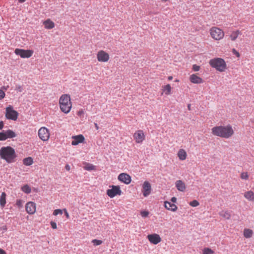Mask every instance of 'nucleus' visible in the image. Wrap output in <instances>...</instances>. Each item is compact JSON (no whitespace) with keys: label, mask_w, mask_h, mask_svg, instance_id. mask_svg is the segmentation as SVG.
Instances as JSON below:
<instances>
[{"label":"nucleus","mask_w":254,"mask_h":254,"mask_svg":"<svg viewBox=\"0 0 254 254\" xmlns=\"http://www.w3.org/2000/svg\"><path fill=\"white\" fill-rule=\"evenodd\" d=\"M234 133L233 129L230 125L216 126L212 128V133L214 135L224 138H230Z\"/></svg>","instance_id":"1"},{"label":"nucleus","mask_w":254,"mask_h":254,"mask_svg":"<svg viewBox=\"0 0 254 254\" xmlns=\"http://www.w3.org/2000/svg\"><path fill=\"white\" fill-rule=\"evenodd\" d=\"M17 155L14 148L11 146H3L0 149V157L8 163L15 161Z\"/></svg>","instance_id":"2"},{"label":"nucleus","mask_w":254,"mask_h":254,"mask_svg":"<svg viewBox=\"0 0 254 254\" xmlns=\"http://www.w3.org/2000/svg\"><path fill=\"white\" fill-rule=\"evenodd\" d=\"M59 103L60 109L63 112L67 114L70 112L72 105L69 95H62L60 98Z\"/></svg>","instance_id":"3"},{"label":"nucleus","mask_w":254,"mask_h":254,"mask_svg":"<svg viewBox=\"0 0 254 254\" xmlns=\"http://www.w3.org/2000/svg\"><path fill=\"white\" fill-rule=\"evenodd\" d=\"M209 64L213 68H215L220 72L225 71L226 68V63L222 58H216L209 61Z\"/></svg>","instance_id":"4"},{"label":"nucleus","mask_w":254,"mask_h":254,"mask_svg":"<svg viewBox=\"0 0 254 254\" xmlns=\"http://www.w3.org/2000/svg\"><path fill=\"white\" fill-rule=\"evenodd\" d=\"M18 113L14 110L11 106L6 108L5 117L8 120L16 121L17 119Z\"/></svg>","instance_id":"5"},{"label":"nucleus","mask_w":254,"mask_h":254,"mask_svg":"<svg viewBox=\"0 0 254 254\" xmlns=\"http://www.w3.org/2000/svg\"><path fill=\"white\" fill-rule=\"evenodd\" d=\"M210 34L212 38L216 40L222 39L224 36V32L220 28L215 27L211 28Z\"/></svg>","instance_id":"6"},{"label":"nucleus","mask_w":254,"mask_h":254,"mask_svg":"<svg viewBox=\"0 0 254 254\" xmlns=\"http://www.w3.org/2000/svg\"><path fill=\"white\" fill-rule=\"evenodd\" d=\"M14 53L22 58H28L32 56L33 52L30 50H26L17 48L15 50Z\"/></svg>","instance_id":"7"},{"label":"nucleus","mask_w":254,"mask_h":254,"mask_svg":"<svg viewBox=\"0 0 254 254\" xmlns=\"http://www.w3.org/2000/svg\"><path fill=\"white\" fill-rule=\"evenodd\" d=\"M38 136L43 141L48 140L50 137L49 129L45 127H41L38 130Z\"/></svg>","instance_id":"8"},{"label":"nucleus","mask_w":254,"mask_h":254,"mask_svg":"<svg viewBox=\"0 0 254 254\" xmlns=\"http://www.w3.org/2000/svg\"><path fill=\"white\" fill-rule=\"evenodd\" d=\"M111 189L107 190V194L110 198H113L117 195H121L122 190L118 186H112Z\"/></svg>","instance_id":"9"},{"label":"nucleus","mask_w":254,"mask_h":254,"mask_svg":"<svg viewBox=\"0 0 254 254\" xmlns=\"http://www.w3.org/2000/svg\"><path fill=\"white\" fill-rule=\"evenodd\" d=\"M97 58L99 62H106L109 59V55L105 51L101 50L98 52Z\"/></svg>","instance_id":"10"},{"label":"nucleus","mask_w":254,"mask_h":254,"mask_svg":"<svg viewBox=\"0 0 254 254\" xmlns=\"http://www.w3.org/2000/svg\"><path fill=\"white\" fill-rule=\"evenodd\" d=\"M151 187L148 181H145L142 185V192L144 196L146 197L151 193Z\"/></svg>","instance_id":"11"},{"label":"nucleus","mask_w":254,"mask_h":254,"mask_svg":"<svg viewBox=\"0 0 254 254\" xmlns=\"http://www.w3.org/2000/svg\"><path fill=\"white\" fill-rule=\"evenodd\" d=\"M36 205L35 203L29 201L26 204L25 209L26 212L29 214H33L36 211Z\"/></svg>","instance_id":"12"},{"label":"nucleus","mask_w":254,"mask_h":254,"mask_svg":"<svg viewBox=\"0 0 254 254\" xmlns=\"http://www.w3.org/2000/svg\"><path fill=\"white\" fill-rule=\"evenodd\" d=\"M133 137L135 141L138 143H142L145 139L144 132L141 130H139L134 133Z\"/></svg>","instance_id":"13"},{"label":"nucleus","mask_w":254,"mask_h":254,"mask_svg":"<svg viewBox=\"0 0 254 254\" xmlns=\"http://www.w3.org/2000/svg\"><path fill=\"white\" fill-rule=\"evenodd\" d=\"M118 179L120 181L127 185L130 184L131 181L130 176L129 175L124 173L120 174L118 176Z\"/></svg>","instance_id":"14"},{"label":"nucleus","mask_w":254,"mask_h":254,"mask_svg":"<svg viewBox=\"0 0 254 254\" xmlns=\"http://www.w3.org/2000/svg\"><path fill=\"white\" fill-rule=\"evenodd\" d=\"M147 238L149 242L154 245H157L161 241L160 236L156 234L148 235Z\"/></svg>","instance_id":"15"},{"label":"nucleus","mask_w":254,"mask_h":254,"mask_svg":"<svg viewBox=\"0 0 254 254\" xmlns=\"http://www.w3.org/2000/svg\"><path fill=\"white\" fill-rule=\"evenodd\" d=\"M73 140L71 142L72 145H77L80 143H82L84 140V137L82 134L73 136L72 137Z\"/></svg>","instance_id":"16"},{"label":"nucleus","mask_w":254,"mask_h":254,"mask_svg":"<svg viewBox=\"0 0 254 254\" xmlns=\"http://www.w3.org/2000/svg\"><path fill=\"white\" fill-rule=\"evenodd\" d=\"M190 80L194 84H200L203 82V80L197 75L192 74L190 77Z\"/></svg>","instance_id":"17"},{"label":"nucleus","mask_w":254,"mask_h":254,"mask_svg":"<svg viewBox=\"0 0 254 254\" xmlns=\"http://www.w3.org/2000/svg\"><path fill=\"white\" fill-rule=\"evenodd\" d=\"M164 207L168 210L175 211L177 209V206L174 203L166 201L164 202Z\"/></svg>","instance_id":"18"},{"label":"nucleus","mask_w":254,"mask_h":254,"mask_svg":"<svg viewBox=\"0 0 254 254\" xmlns=\"http://www.w3.org/2000/svg\"><path fill=\"white\" fill-rule=\"evenodd\" d=\"M175 185L177 190L180 191H184L186 189L185 184L181 180L177 181Z\"/></svg>","instance_id":"19"},{"label":"nucleus","mask_w":254,"mask_h":254,"mask_svg":"<svg viewBox=\"0 0 254 254\" xmlns=\"http://www.w3.org/2000/svg\"><path fill=\"white\" fill-rule=\"evenodd\" d=\"M45 28L47 29H51L55 27V23L50 19H48L43 22Z\"/></svg>","instance_id":"20"},{"label":"nucleus","mask_w":254,"mask_h":254,"mask_svg":"<svg viewBox=\"0 0 254 254\" xmlns=\"http://www.w3.org/2000/svg\"><path fill=\"white\" fill-rule=\"evenodd\" d=\"M244 197L249 201H254V193L251 190L245 192Z\"/></svg>","instance_id":"21"},{"label":"nucleus","mask_w":254,"mask_h":254,"mask_svg":"<svg viewBox=\"0 0 254 254\" xmlns=\"http://www.w3.org/2000/svg\"><path fill=\"white\" fill-rule=\"evenodd\" d=\"M178 156L181 160H184L187 157V153L185 150L181 149L178 152Z\"/></svg>","instance_id":"22"},{"label":"nucleus","mask_w":254,"mask_h":254,"mask_svg":"<svg viewBox=\"0 0 254 254\" xmlns=\"http://www.w3.org/2000/svg\"><path fill=\"white\" fill-rule=\"evenodd\" d=\"M242 33L239 30H236L233 31L231 35H230V37L232 41H235L238 38V37L241 35Z\"/></svg>","instance_id":"23"},{"label":"nucleus","mask_w":254,"mask_h":254,"mask_svg":"<svg viewBox=\"0 0 254 254\" xmlns=\"http://www.w3.org/2000/svg\"><path fill=\"white\" fill-rule=\"evenodd\" d=\"M6 204V193L4 192L1 193L0 197V205L3 207Z\"/></svg>","instance_id":"24"},{"label":"nucleus","mask_w":254,"mask_h":254,"mask_svg":"<svg viewBox=\"0 0 254 254\" xmlns=\"http://www.w3.org/2000/svg\"><path fill=\"white\" fill-rule=\"evenodd\" d=\"M253 231L250 229H245L244 230V236L246 238H250L252 237Z\"/></svg>","instance_id":"25"},{"label":"nucleus","mask_w":254,"mask_h":254,"mask_svg":"<svg viewBox=\"0 0 254 254\" xmlns=\"http://www.w3.org/2000/svg\"><path fill=\"white\" fill-rule=\"evenodd\" d=\"M6 134V136L7 138H12L15 137L16 136L15 133L12 131V130L8 129L7 130L4 131Z\"/></svg>","instance_id":"26"},{"label":"nucleus","mask_w":254,"mask_h":254,"mask_svg":"<svg viewBox=\"0 0 254 254\" xmlns=\"http://www.w3.org/2000/svg\"><path fill=\"white\" fill-rule=\"evenodd\" d=\"M23 163L25 166H30L33 163V160L31 157H27L23 160Z\"/></svg>","instance_id":"27"},{"label":"nucleus","mask_w":254,"mask_h":254,"mask_svg":"<svg viewBox=\"0 0 254 254\" xmlns=\"http://www.w3.org/2000/svg\"><path fill=\"white\" fill-rule=\"evenodd\" d=\"M219 214L226 219H229L231 217V214L228 211H222Z\"/></svg>","instance_id":"28"},{"label":"nucleus","mask_w":254,"mask_h":254,"mask_svg":"<svg viewBox=\"0 0 254 254\" xmlns=\"http://www.w3.org/2000/svg\"><path fill=\"white\" fill-rule=\"evenodd\" d=\"M21 190L25 192V193L28 194L30 193L31 191V189L30 187L27 185H25L21 187Z\"/></svg>","instance_id":"29"},{"label":"nucleus","mask_w":254,"mask_h":254,"mask_svg":"<svg viewBox=\"0 0 254 254\" xmlns=\"http://www.w3.org/2000/svg\"><path fill=\"white\" fill-rule=\"evenodd\" d=\"M163 91L165 92V94L169 95L171 93V87L170 84H167L164 87Z\"/></svg>","instance_id":"30"},{"label":"nucleus","mask_w":254,"mask_h":254,"mask_svg":"<svg viewBox=\"0 0 254 254\" xmlns=\"http://www.w3.org/2000/svg\"><path fill=\"white\" fill-rule=\"evenodd\" d=\"M214 252L210 249L206 248L203 250V254H213Z\"/></svg>","instance_id":"31"},{"label":"nucleus","mask_w":254,"mask_h":254,"mask_svg":"<svg viewBox=\"0 0 254 254\" xmlns=\"http://www.w3.org/2000/svg\"><path fill=\"white\" fill-rule=\"evenodd\" d=\"M7 139L5 132L4 130L0 132V141H3Z\"/></svg>","instance_id":"32"},{"label":"nucleus","mask_w":254,"mask_h":254,"mask_svg":"<svg viewBox=\"0 0 254 254\" xmlns=\"http://www.w3.org/2000/svg\"><path fill=\"white\" fill-rule=\"evenodd\" d=\"M92 243L94 246H97L102 244L103 242L101 240L94 239L92 241Z\"/></svg>","instance_id":"33"},{"label":"nucleus","mask_w":254,"mask_h":254,"mask_svg":"<svg viewBox=\"0 0 254 254\" xmlns=\"http://www.w3.org/2000/svg\"><path fill=\"white\" fill-rule=\"evenodd\" d=\"M189 204L192 207H196L199 205V203L196 200H193L189 203Z\"/></svg>","instance_id":"34"},{"label":"nucleus","mask_w":254,"mask_h":254,"mask_svg":"<svg viewBox=\"0 0 254 254\" xmlns=\"http://www.w3.org/2000/svg\"><path fill=\"white\" fill-rule=\"evenodd\" d=\"M94 166L90 164H87V165L85 167V169L88 171H91L94 169Z\"/></svg>","instance_id":"35"},{"label":"nucleus","mask_w":254,"mask_h":254,"mask_svg":"<svg viewBox=\"0 0 254 254\" xmlns=\"http://www.w3.org/2000/svg\"><path fill=\"white\" fill-rule=\"evenodd\" d=\"M241 178L243 180H248L249 175L247 172H243L241 174Z\"/></svg>","instance_id":"36"},{"label":"nucleus","mask_w":254,"mask_h":254,"mask_svg":"<svg viewBox=\"0 0 254 254\" xmlns=\"http://www.w3.org/2000/svg\"><path fill=\"white\" fill-rule=\"evenodd\" d=\"M15 90L17 92H22L23 90V87L20 85H16L15 86Z\"/></svg>","instance_id":"37"},{"label":"nucleus","mask_w":254,"mask_h":254,"mask_svg":"<svg viewBox=\"0 0 254 254\" xmlns=\"http://www.w3.org/2000/svg\"><path fill=\"white\" fill-rule=\"evenodd\" d=\"M62 214H63V211H62V210L60 209L55 210L53 212V215H55V216H56L58 214L62 215Z\"/></svg>","instance_id":"38"},{"label":"nucleus","mask_w":254,"mask_h":254,"mask_svg":"<svg viewBox=\"0 0 254 254\" xmlns=\"http://www.w3.org/2000/svg\"><path fill=\"white\" fill-rule=\"evenodd\" d=\"M23 201L21 199H18L16 201V204L19 207L22 206Z\"/></svg>","instance_id":"39"},{"label":"nucleus","mask_w":254,"mask_h":254,"mask_svg":"<svg viewBox=\"0 0 254 254\" xmlns=\"http://www.w3.org/2000/svg\"><path fill=\"white\" fill-rule=\"evenodd\" d=\"M149 215V212L147 211H142L141 212V215L143 217H147Z\"/></svg>","instance_id":"40"},{"label":"nucleus","mask_w":254,"mask_h":254,"mask_svg":"<svg viewBox=\"0 0 254 254\" xmlns=\"http://www.w3.org/2000/svg\"><path fill=\"white\" fill-rule=\"evenodd\" d=\"M200 69V67L199 66L196 65V64H194L193 65V66H192V69L195 71H197L199 70Z\"/></svg>","instance_id":"41"},{"label":"nucleus","mask_w":254,"mask_h":254,"mask_svg":"<svg viewBox=\"0 0 254 254\" xmlns=\"http://www.w3.org/2000/svg\"><path fill=\"white\" fill-rule=\"evenodd\" d=\"M4 96L5 93L2 90H0V100L2 99Z\"/></svg>","instance_id":"42"},{"label":"nucleus","mask_w":254,"mask_h":254,"mask_svg":"<svg viewBox=\"0 0 254 254\" xmlns=\"http://www.w3.org/2000/svg\"><path fill=\"white\" fill-rule=\"evenodd\" d=\"M50 224H51V227L53 229H55L57 228V224H56V222H53V221H51V223H50Z\"/></svg>","instance_id":"43"},{"label":"nucleus","mask_w":254,"mask_h":254,"mask_svg":"<svg viewBox=\"0 0 254 254\" xmlns=\"http://www.w3.org/2000/svg\"><path fill=\"white\" fill-rule=\"evenodd\" d=\"M233 53L237 57H240V54L238 52H237L235 49H233L232 50Z\"/></svg>","instance_id":"44"},{"label":"nucleus","mask_w":254,"mask_h":254,"mask_svg":"<svg viewBox=\"0 0 254 254\" xmlns=\"http://www.w3.org/2000/svg\"><path fill=\"white\" fill-rule=\"evenodd\" d=\"M83 114H84V112L82 110H80L78 111L77 112V115L80 117L81 116V115H83Z\"/></svg>","instance_id":"45"},{"label":"nucleus","mask_w":254,"mask_h":254,"mask_svg":"<svg viewBox=\"0 0 254 254\" xmlns=\"http://www.w3.org/2000/svg\"><path fill=\"white\" fill-rule=\"evenodd\" d=\"M65 169L67 170V171H69L70 169V166L68 165V164H66L65 166Z\"/></svg>","instance_id":"46"},{"label":"nucleus","mask_w":254,"mask_h":254,"mask_svg":"<svg viewBox=\"0 0 254 254\" xmlns=\"http://www.w3.org/2000/svg\"><path fill=\"white\" fill-rule=\"evenodd\" d=\"M171 200L173 203H175L177 201V198L175 197H172Z\"/></svg>","instance_id":"47"},{"label":"nucleus","mask_w":254,"mask_h":254,"mask_svg":"<svg viewBox=\"0 0 254 254\" xmlns=\"http://www.w3.org/2000/svg\"><path fill=\"white\" fill-rule=\"evenodd\" d=\"M3 127V123L2 121L0 122V130Z\"/></svg>","instance_id":"48"},{"label":"nucleus","mask_w":254,"mask_h":254,"mask_svg":"<svg viewBox=\"0 0 254 254\" xmlns=\"http://www.w3.org/2000/svg\"><path fill=\"white\" fill-rule=\"evenodd\" d=\"M0 254H6V253L4 250L0 249Z\"/></svg>","instance_id":"49"},{"label":"nucleus","mask_w":254,"mask_h":254,"mask_svg":"<svg viewBox=\"0 0 254 254\" xmlns=\"http://www.w3.org/2000/svg\"><path fill=\"white\" fill-rule=\"evenodd\" d=\"M64 211H65V214L66 216V217H69V215H68V212H67V211L66 210V209H64Z\"/></svg>","instance_id":"50"},{"label":"nucleus","mask_w":254,"mask_h":254,"mask_svg":"<svg viewBox=\"0 0 254 254\" xmlns=\"http://www.w3.org/2000/svg\"><path fill=\"white\" fill-rule=\"evenodd\" d=\"M1 229L3 231H6L7 230V228H6V226H3L2 228H1Z\"/></svg>","instance_id":"51"},{"label":"nucleus","mask_w":254,"mask_h":254,"mask_svg":"<svg viewBox=\"0 0 254 254\" xmlns=\"http://www.w3.org/2000/svg\"><path fill=\"white\" fill-rule=\"evenodd\" d=\"M94 126L96 129H99V126H98L97 123H94Z\"/></svg>","instance_id":"52"},{"label":"nucleus","mask_w":254,"mask_h":254,"mask_svg":"<svg viewBox=\"0 0 254 254\" xmlns=\"http://www.w3.org/2000/svg\"><path fill=\"white\" fill-rule=\"evenodd\" d=\"M18 1L20 3H23L25 1V0H18Z\"/></svg>","instance_id":"53"},{"label":"nucleus","mask_w":254,"mask_h":254,"mask_svg":"<svg viewBox=\"0 0 254 254\" xmlns=\"http://www.w3.org/2000/svg\"><path fill=\"white\" fill-rule=\"evenodd\" d=\"M190 104H188V108L189 110H190Z\"/></svg>","instance_id":"54"},{"label":"nucleus","mask_w":254,"mask_h":254,"mask_svg":"<svg viewBox=\"0 0 254 254\" xmlns=\"http://www.w3.org/2000/svg\"><path fill=\"white\" fill-rule=\"evenodd\" d=\"M168 78H169V80H171V79H172V76H169Z\"/></svg>","instance_id":"55"}]
</instances>
